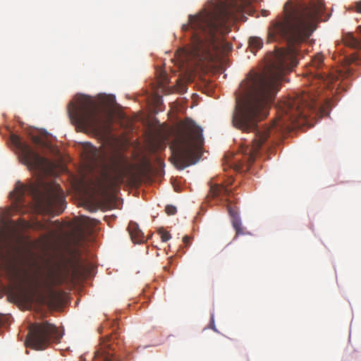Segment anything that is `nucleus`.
Listing matches in <instances>:
<instances>
[{
    "instance_id": "f257e3e1",
    "label": "nucleus",
    "mask_w": 361,
    "mask_h": 361,
    "mask_svg": "<svg viewBox=\"0 0 361 361\" xmlns=\"http://www.w3.org/2000/svg\"><path fill=\"white\" fill-rule=\"evenodd\" d=\"M324 10L322 0H290L284 5V16L271 22L269 42H285L287 49H277L262 73L250 71L235 93L232 123L243 131L254 132L252 144L242 147L246 165L255 161L261 146L273 133L290 130L303 124L310 112L316 109L314 95L305 91L294 94L279 104L278 117L271 126H257L258 121L269 114L284 73L297 66L298 45L312 35Z\"/></svg>"
},
{
    "instance_id": "f03ea898",
    "label": "nucleus",
    "mask_w": 361,
    "mask_h": 361,
    "mask_svg": "<svg viewBox=\"0 0 361 361\" xmlns=\"http://www.w3.org/2000/svg\"><path fill=\"white\" fill-rule=\"evenodd\" d=\"M241 10L235 1L228 4L213 0L198 14L190 15L188 24L182 26L183 31H192L191 46L184 51L185 60L197 66L212 61L219 49V36L228 32L227 23Z\"/></svg>"
},
{
    "instance_id": "7ed1b4c3",
    "label": "nucleus",
    "mask_w": 361,
    "mask_h": 361,
    "mask_svg": "<svg viewBox=\"0 0 361 361\" xmlns=\"http://www.w3.org/2000/svg\"><path fill=\"white\" fill-rule=\"evenodd\" d=\"M115 102L114 97L106 96L98 105L90 97L80 95L77 99V105L70 104L68 112L81 128L107 135L111 132Z\"/></svg>"
},
{
    "instance_id": "20e7f679",
    "label": "nucleus",
    "mask_w": 361,
    "mask_h": 361,
    "mask_svg": "<svg viewBox=\"0 0 361 361\" xmlns=\"http://www.w3.org/2000/svg\"><path fill=\"white\" fill-rule=\"evenodd\" d=\"M202 144V129L192 121L186 120L170 147L173 164L179 169L195 164L201 157Z\"/></svg>"
},
{
    "instance_id": "39448f33",
    "label": "nucleus",
    "mask_w": 361,
    "mask_h": 361,
    "mask_svg": "<svg viewBox=\"0 0 361 361\" xmlns=\"http://www.w3.org/2000/svg\"><path fill=\"white\" fill-rule=\"evenodd\" d=\"M88 271L87 265L81 262L79 259L65 263H56L50 267L47 272L44 281L48 305L54 307L61 300L62 292L54 290V286L72 282Z\"/></svg>"
},
{
    "instance_id": "423d86ee",
    "label": "nucleus",
    "mask_w": 361,
    "mask_h": 361,
    "mask_svg": "<svg viewBox=\"0 0 361 361\" xmlns=\"http://www.w3.org/2000/svg\"><path fill=\"white\" fill-rule=\"evenodd\" d=\"M25 194L30 195L37 207L47 213L52 212L56 206H62L64 203V197L60 190L49 191L44 195L36 185H26L18 181L16 184L15 190L10 195L17 209L25 206Z\"/></svg>"
},
{
    "instance_id": "0eeeda50",
    "label": "nucleus",
    "mask_w": 361,
    "mask_h": 361,
    "mask_svg": "<svg viewBox=\"0 0 361 361\" xmlns=\"http://www.w3.org/2000/svg\"><path fill=\"white\" fill-rule=\"evenodd\" d=\"M61 338V335L57 327L48 322H44L32 326L27 343L33 349L44 350L52 342L59 341Z\"/></svg>"
},
{
    "instance_id": "6e6552de",
    "label": "nucleus",
    "mask_w": 361,
    "mask_h": 361,
    "mask_svg": "<svg viewBox=\"0 0 361 361\" xmlns=\"http://www.w3.org/2000/svg\"><path fill=\"white\" fill-rule=\"evenodd\" d=\"M131 170L128 157L123 152L116 151L109 157L102 176L111 185H116L121 184Z\"/></svg>"
},
{
    "instance_id": "1a4fd4ad",
    "label": "nucleus",
    "mask_w": 361,
    "mask_h": 361,
    "mask_svg": "<svg viewBox=\"0 0 361 361\" xmlns=\"http://www.w3.org/2000/svg\"><path fill=\"white\" fill-rule=\"evenodd\" d=\"M10 141L17 151L20 161L27 166L30 170H45L47 164V159L41 157L30 146L23 142L20 136L11 134Z\"/></svg>"
},
{
    "instance_id": "9d476101",
    "label": "nucleus",
    "mask_w": 361,
    "mask_h": 361,
    "mask_svg": "<svg viewBox=\"0 0 361 361\" xmlns=\"http://www.w3.org/2000/svg\"><path fill=\"white\" fill-rule=\"evenodd\" d=\"M119 345L116 333L106 336L102 341L99 348L95 351L93 361H119L114 356L115 345Z\"/></svg>"
},
{
    "instance_id": "9b49d317",
    "label": "nucleus",
    "mask_w": 361,
    "mask_h": 361,
    "mask_svg": "<svg viewBox=\"0 0 361 361\" xmlns=\"http://www.w3.org/2000/svg\"><path fill=\"white\" fill-rule=\"evenodd\" d=\"M324 56L318 53L311 60L307 66V73L312 75L313 78L323 80L329 83L337 80V76L323 71Z\"/></svg>"
},
{
    "instance_id": "f8f14e48",
    "label": "nucleus",
    "mask_w": 361,
    "mask_h": 361,
    "mask_svg": "<svg viewBox=\"0 0 361 361\" xmlns=\"http://www.w3.org/2000/svg\"><path fill=\"white\" fill-rule=\"evenodd\" d=\"M230 194L231 190L229 189L225 188L222 185L215 184L211 185L208 197L214 199L216 198L219 200L221 202L226 203L228 212L231 217L232 218V219H234V218L239 216L238 215L237 208L230 205Z\"/></svg>"
},
{
    "instance_id": "ddd939ff",
    "label": "nucleus",
    "mask_w": 361,
    "mask_h": 361,
    "mask_svg": "<svg viewBox=\"0 0 361 361\" xmlns=\"http://www.w3.org/2000/svg\"><path fill=\"white\" fill-rule=\"evenodd\" d=\"M128 231L134 243H142L145 241L144 233L135 222L130 221L129 223Z\"/></svg>"
},
{
    "instance_id": "4468645a",
    "label": "nucleus",
    "mask_w": 361,
    "mask_h": 361,
    "mask_svg": "<svg viewBox=\"0 0 361 361\" xmlns=\"http://www.w3.org/2000/svg\"><path fill=\"white\" fill-rule=\"evenodd\" d=\"M343 43L345 45L358 49L361 47V27H358V36L355 37L352 33H347L343 36Z\"/></svg>"
},
{
    "instance_id": "2eb2a0df",
    "label": "nucleus",
    "mask_w": 361,
    "mask_h": 361,
    "mask_svg": "<svg viewBox=\"0 0 361 361\" xmlns=\"http://www.w3.org/2000/svg\"><path fill=\"white\" fill-rule=\"evenodd\" d=\"M18 226L23 229L34 228V229H37V230H42L44 228V226L39 221H37L35 224H32L29 223L28 221H24V220L20 221V222L18 224Z\"/></svg>"
},
{
    "instance_id": "dca6fc26",
    "label": "nucleus",
    "mask_w": 361,
    "mask_h": 361,
    "mask_svg": "<svg viewBox=\"0 0 361 361\" xmlns=\"http://www.w3.org/2000/svg\"><path fill=\"white\" fill-rule=\"evenodd\" d=\"M249 44L250 49L253 50L260 49L263 46V41L261 38L257 37H252L249 39Z\"/></svg>"
},
{
    "instance_id": "f3484780",
    "label": "nucleus",
    "mask_w": 361,
    "mask_h": 361,
    "mask_svg": "<svg viewBox=\"0 0 361 361\" xmlns=\"http://www.w3.org/2000/svg\"><path fill=\"white\" fill-rule=\"evenodd\" d=\"M232 225L235 231L236 235L244 233L243 231L241 221L239 217H235L234 218V219H232Z\"/></svg>"
},
{
    "instance_id": "a211bd4d",
    "label": "nucleus",
    "mask_w": 361,
    "mask_h": 361,
    "mask_svg": "<svg viewBox=\"0 0 361 361\" xmlns=\"http://www.w3.org/2000/svg\"><path fill=\"white\" fill-rule=\"evenodd\" d=\"M159 233L163 242H166L171 238V234L163 228L159 229Z\"/></svg>"
},
{
    "instance_id": "6ab92c4d",
    "label": "nucleus",
    "mask_w": 361,
    "mask_h": 361,
    "mask_svg": "<svg viewBox=\"0 0 361 361\" xmlns=\"http://www.w3.org/2000/svg\"><path fill=\"white\" fill-rule=\"evenodd\" d=\"M166 213L168 215H173L176 213V207L173 205H167L165 208Z\"/></svg>"
},
{
    "instance_id": "aec40b11",
    "label": "nucleus",
    "mask_w": 361,
    "mask_h": 361,
    "mask_svg": "<svg viewBox=\"0 0 361 361\" xmlns=\"http://www.w3.org/2000/svg\"><path fill=\"white\" fill-rule=\"evenodd\" d=\"M90 154H89V158L90 159H96L97 156V149L96 147H94V146L92 145H90Z\"/></svg>"
},
{
    "instance_id": "412c9836",
    "label": "nucleus",
    "mask_w": 361,
    "mask_h": 361,
    "mask_svg": "<svg viewBox=\"0 0 361 361\" xmlns=\"http://www.w3.org/2000/svg\"><path fill=\"white\" fill-rule=\"evenodd\" d=\"M190 238L188 235H185L183 238V243L188 246L190 244Z\"/></svg>"
},
{
    "instance_id": "4be33fe9",
    "label": "nucleus",
    "mask_w": 361,
    "mask_h": 361,
    "mask_svg": "<svg viewBox=\"0 0 361 361\" xmlns=\"http://www.w3.org/2000/svg\"><path fill=\"white\" fill-rule=\"evenodd\" d=\"M355 11L358 13H361V1L355 3Z\"/></svg>"
}]
</instances>
